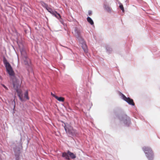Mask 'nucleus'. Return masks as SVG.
<instances>
[{
	"label": "nucleus",
	"mask_w": 160,
	"mask_h": 160,
	"mask_svg": "<svg viewBox=\"0 0 160 160\" xmlns=\"http://www.w3.org/2000/svg\"><path fill=\"white\" fill-rule=\"evenodd\" d=\"M120 96L122 99L127 102L129 105L133 106L134 105V103L133 102V100L132 99H131L129 97H127L122 93H120Z\"/></svg>",
	"instance_id": "nucleus-5"
},
{
	"label": "nucleus",
	"mask_w": 160,
	"mask_h": 160,
	"mask_svg": "<svg viewBox=\"0 0 160 160\" xmlns=\"http://www.w3.org/2000/svg\"><path fill=\"white\" fill-rule=\"evenodd\" d=\"M48 11L50 12L51 14H52L53 15H54L58 19H59V18H60V15L58 13H57L56 12L54 11H53L51 8H48L47 9Z\"/></svg>",
	"instance_id": "nucleus-7"
},
{
	"label": "nucleus",
	"mask_w": 160,
	"mask_h": 160,
	"mask_svg": "<svg viewBox=\"0 0 160 160\" xmlns=\"http://www.w3.org/2000/svg\"><path fill=\"white\" fill-rule=\"evenodd\" d=\"M64 128L67 133H68L71 135H74L75 132V130L69 124L66 123L64 124Z\"/></svg>",
	"instance_id": "nucleus-4"
},
{
	"label": "nucleus",
	"mask_w": 160,
	"mask_h": 160,
	"mask_svg": "<svg viewBox=\"0 0 160 160\" xmlns=\"http://www.w3.org/2000/svg\"><path fill=\"white\" fill-rule=\"evenodd\" d=\"M80 43L82 44V47L84 51L85 52H87V46L86 43L82 39H81L80 41Z\"/></svg>",
	"instance_id": "nucleus-8"
},
{
	"label": "nucleus",
	"mask_w": 160,
	"mask_h": 160,
	"mask_svg": "<svg viewBox=\"0 0 160 160\" xmlns=\"http://www.w3.org/2000/svg\"><path fill=\"white\" fill-rule=\"evenodd\" d=\"M56 99L59 102H63L64 98L62 97H56Z\"/></svg>",
	"instance_id": "nucleus-13"
},
{
	"label": "nucleus",
	"mask_w": 160,
	"mask_h": 160,
	"mask_svg": "<svg viewBox=\"0 0 160 160\" xmlns=\"http://www.w3.org/2000/svg\"><path fill=\"white\" fill-rule=\"evenodd\" d=\"M142 150L148 160H154V154L151 147L148 146H144L142 148Z\"/></svg>",
	"instance_id": "nucleus-2"
},
{
	"label": "nucleus",
	"mask_w": 160,
	"mask_h": 160,
	"mask_svg": "<svg viewBox=\"0 0 160 160\" xmlns=\"http://www.w3.org/2000/svg\"><path fill=\"white\" fill-rule=\"evenodd\" d=\"M3 62L8 73L10 76L13 78L12 82L13 87L17 92L20 100L23 101L28 99V92L26 91L24 95H23L21 91L19 89L21 83L20 81L14 76V72L10 64L5 59L4 60Z\"/></svg>",
	"instance_id": "nucleus-1"
},
{
	"label": "nucleus",
	"mask_w": 160,
	"mask_h": 160,
	"mask_svg": "<svg viewBox=\"0 0 160 160\" xmlns=\"http://www.w3.org/2000/svg\"><path fill=\"white\" fill-rule=\"evenodd\" d=\"M120 119L126 125H128L130 123V119L127 116H124L123 118H120Z\"/></svg>",
	"instance_id": "nucleus-6"
},
{
	"label": "nucleus",
	"mask_w": 160,
	"mask_h": 160,
	"mask_svg": "<svg viewBox=\"0 0 160 160\" xmlns=\"http://www.w3.org/2000/svg\"><path fill=\"white\" fill-rule=\"evenodd\" d=\"M69 155L68 154V152L66 153V152L63 153L62 154V157L65 158L66 159L69 160L70 158L69 157Z\"/></svg>",
	"instance_id": "nucleus-11"
},
{
	"label": "nucleus",
	"mask_w": 160,
	"mask_h": 160,
	"mask_svg": "<svg viewBox=\"0 0 160 160\" xmlns=\"http://www.w3.org/2000/svg\"><path fill=\"white\" fill-rule=\"evenodd\" d=\"M19 46L22 59L23 63L26 65H29L30 63V61L29 59L27 57L26 52L23 46L22 45H19Z\"/></svg>",
	"instance_id": "nucleus-3"
},
{
	"label": "nucleus",
	"mask_w": 160,
	"mask_h": 160,
	"mask_svg": "<svg viewBox=\"0 0 160 160\" xmlns=\"http://www.w3.org/2000/svg\"><path fill=\"white\" fill-rule=\"evenodd\" d=\"M91 14H92V12H91V11H89L88 12V14H89V15H91Z\"/></svg>",
	"instance_id": "nucleus-17"
},
{
	"label": "nucleus",
	"mask_w": 160,
	"mask_h": 160,
	"mask_svg": "<svg viewBox=\"0 0 160 160\" xmlns=\"http://www.w3.org/2000/svg\"><path fill=\"white\" fill-rule=\"evenodd\" d=\"M88 22L92 25H94V22L92 20L90 17H88L87 18Z\"/></svg>",
	"instance_id": "nucleus-10"
},
{
	"label": "nucleus",
	"mask_w": 160,
	"mask_h": 160,
	"mask_svg": "<svg viewBox=\"0 0 160 160\" xmlns=\"http://www.w3.org/2000/svg\"><path fill=\"white\" fill-rule=\"evenodd\" d=\"M72 33L77 38L79 37L80 34V30L77 28H75L72 31Z\"/></svg>",
	"instance_id": "nucleus-9"
},
{
	"label": "nucleus",
	"mask_w": 160,
	"mask_h": 160,
	"mask_svg": "<svg viewBox=\"0 0 160 160\" xmlns=\"http://www.w3.org/2000/svg\"><path fill=\"white\" fill-rule=\"evenodd\" d=\"M2 85L3 87H4L5 89H7V90H8V88H7L6 86H5L4 85H3V84H2Z\"/></svg>",
	"instance_id": "nucleus-15"
},
{
	"label": "nucleus",
	"mask_w": 160,
	"mask_h": 160,
	"mask_svg": "<svg viewBox=\"0 0 160 160\" xmlns=\"http://www.w3.org/2000/svg\"><path fill=\"white\" fill-rule=\"evenodd\" d=\"M51 95L52 96H53V97H55V98H56V97H57V96L55 95V94H54L52 93V92H51Z\"/></svg>",
	"instance_id": "nucleus-16"
},
{
	"label": "nucleus",
	"mask_w": 160,
	"mask_h": 160,
	"mask_svg": "<svg viewBox=\"0 0 160 160\" xmlns=\"http://www.w3.org/2000/svg\"><path fill=\"white\" fill-rule=\"evenodd\" d=\"M68 154L69 155L71 158L72 159H74L76 158L75 155L73 153L69 151L68 152Z\"/></svg>",
	"instance_id": "nucleus-12"
},
{
	"label": "nucleus",
	"mask_w": 160,
	"mask_h": 160,
	"mask_svg": "<svg viewBox=\"0 0 160 160\" xmlns=\"http://www.w3.org/2000/svg\"><path fill=\"white\" fill-rule=\"evenodd\" d=\"M119 7L121 9V10L123 12H124V8L123 7V6L122 4L120 3V4L119 6Z\"/></svg>",
	"instance_id": "nucleus-14"
}]
</instances>
